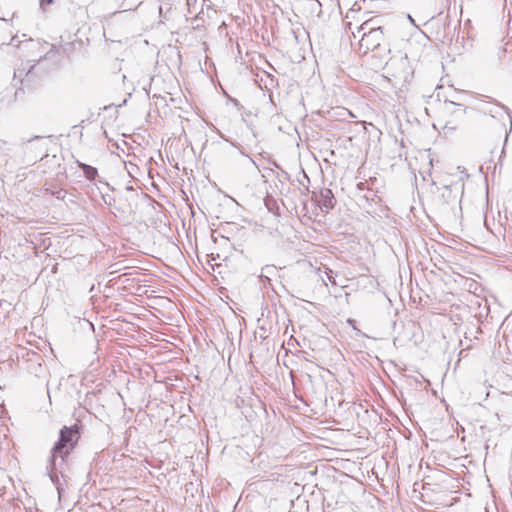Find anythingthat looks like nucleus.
Returning <instances> with one entry per match:
<instances>
[{
    "label": "nucleus",
    "mask_w": 512,
    "mask_h": 512,
    "mask_svg": "<svg viewBox=\"0 0 512 512\" xmlns=\"http://www.w3.org/2000/svg\"><path fill=\"white\" fill-rule=\"evenodd\" d=\"M368 23H364L360 26L358 32H362V37L360 39V48L364 50L366 53L369 50H374L378 48L383 40V31L381 27L377 28H368Z\"/></svg>",
    "instance_id": "20e7f679"
},
{
    "label": "nucleus",
    "mask_w": 512,
    "mask_h": 512,
    "mask_svg": "<svg viewBox=\"0 0 512 512\" xmlns=\"http://www.w3.org/2000/svg\"><path fill=\"white\" fill-rule=\"evenodd\" d=\"M34 67H35V65H31V66H29L28 69L26 67H23V68H19L14 71L13 81L15 83L13 84V87L16 89L13 94V97L10 100H8V102H15L22 98L24 91L21 87H17V85L18 84L21 85L23 83L24 77H29L30 75L33 74Z\"/></svg>",
    "instance_id": "39448f33"
},
{
    "label": "nucleus",
    "mask_w": 512,
    "mask_h": 512,
    "mask_svg": "<svg viewBox=\"0 0 512 512\" xmlns=\"http://www.w3.org/2000/svg\"><path fill=\"white\" fill-rule=\"evenodd\" d=\"M81 425L74 424L70 427L64 426L59 432V439L51 449V456L48 464V475L54 484H58V472L62 474V466L66 462V458L75 448L80 439Z\"/></svg>",
    "instance_id": "f257e3e1"
},
{
    "label": "nucleus",
    "mask_w": 512,
    "mask_h": 512,
    "mask_svg": "<svg viewBox=\"0 0 512 512\" xmlns=\"http://www.w3.org/2000/svg\"><path fill=\"white\" fill-rule=\"evenodd\" d=\"M408 17H409L410 21L413 23L414 22L413 18L410 15H408Z\"/></svg>",
    "instance_id": "f8f14e48"
},
{
    "label": "nucleus",
    "mask_w": 512,
    "mask_h": 512,
    "mask_svg": "<svg viewBox=\"0 0 512 512\" xmlns=\"http://www.w3.org/2000/svg\"><path fill=\"white\" fill-rule=\"evenodd\" d=\"M478 110L483 113V116L486 117V115H490L491 119H494L495 118V115L493 114L494 111L493 109L490 107V105L488 103H483L481 106H479Z\"/></svg>",
    "instance_id": "6e6552de"
},
{
    "label": "nucleus",
    "mask_w": 512,
    "mask_h": 512,
    "mask_svg": "<svg viewBox=\"0 0 512 512\" xmlns=\"http://www.w3.org/2000/svg\"><path fill=\"white\" fill-rule=\"evenodd\" d=\"M77 164L82 169L85 177L88 180L92 181V180H94L97 177L98 171H97V169L95 167L90 166V165L85 164V163H82V162H79V161H77Z\"/></svg>",
    "instance_id": "0eeeda50"
},
{
    "label": "nucleus",
    "mask_w": 512,
    "mask_h": 512,
    "mask_svg": "<svg viewBox=\"0 0 512 512\" xmlns=\"http://www.w3.org/2000/svg\"><path fill=\"white\" fill-rule=\"evenodd\" d=\"M502 109H504L508 114H510V110L505 105H499Z\"/></svg>",
    "instance_id": "9b49d317"
},
{
    "label": "nucleus",
    "mask_w": 512,
    "mask_h": 512,
    "mask_svg": "<svg viewBox=\"0 0 512 512\" xmlns=\"http://www.w3.org/2000/svg\"><path fill=\"white\" fill-rule=\"evenodd\" d=\"M443 190L442 197L445 198L446 202L455 200V196L452 197V186H444Z\"/></svg>",
    "instance_id": "1a4fd4ad"
},
{
    "label": "nucleus",
    "mask_w": 512,
    "mask_h": 512,
    "mask_svg": "<svg viewBox=\"0 0 512 512\" xmlns=\"http://www.w3.org/2000/svg\"><path fill=\"white\" fill-rule=\"evenodd\" d=\"M320 209L324 212H329L335 206V198L333 192L329 188H322L317 199Z\"/></svg>",
    "instance_id": "423d86ee"
},
{
    "label": "nucleus",
    "mask_w": 512,
    "mask_h": 512,
    "mask_svg": "<svg viewBox=\"0 0 512 512\" xmlns=\"http://www.w3.org/2000/svg\"><path fill=\"white\" fill-rule=\"evenodd\" d=\"M445 104L452 118L445 121L442 130L445 135H449L460 128L466 114V107L453 101L446 102Z\"/></svg>",
    "instance_id": "7ed1b4c3"
},
{
    "label": "nucleus",
    "mask_w": 512,
    "mask_h": 512,
    "mask_svg": "<svg viewBox=\"0 0 512 512\" xmlns=\"http://www.w3.org/2000/svg\"><path fill=\"white\" fill-rule=\"evenodd\" d=\"M48 138H50V136L44 137L37 135L30 138H21L20 148L24 153L25 158L30 162H36L38 159H42L44 156H47Z\"/></svg>",
    "instance_id": "f03ea898"
},
{
    "label": "nucleus",
    "mask_w": 512,
    "mask_h": 512,
    "mask_svg": "<svg viewBox=\"0 0 512 512\" xmlns=\"http://www.w3.org/2000/svg\"><path fill=\"white\" fill-rule=\"evenodd\" d=\"M53 3V0H40V8L45 11L46 10V6L50 5Z\"/></svg>",
    "instance_id": "9d476101"
}]
</instances>
